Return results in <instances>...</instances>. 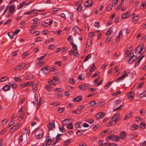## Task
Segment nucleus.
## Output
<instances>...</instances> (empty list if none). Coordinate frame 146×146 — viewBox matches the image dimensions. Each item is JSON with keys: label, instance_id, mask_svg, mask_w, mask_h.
Listing matches in <instances>:
<instances>
[{"label": "nucleus", "instance_id": "f257e3e1", "mask_svg": "<svg viewBox=\"0 0 146 146\" xmlns=\"http://www.w3.org/2000/svg\"><path fill=\"white\" fill-rule=\"evenodd\" d=\"M42 59H39V58H38V61L36 62L37 64L36 65L37 68H39L45 64L44 60Z\"/></svg>", "mask_w": 146, "mask_h": 146}, {"label": "nucleus", "instance_id": "f03ea898", "mask_svg": "<svg viewBox=\"0 0 146 146\" xmlns=\"http://www.w3.org/2000/svg\"><path fill=\"white\" fill-rule=\"evenodd\" d=\"M94 4V2L92 0H88L84 3V5L85 7H88L92 6Z\"/></svg>", "mask_w": 146, "mask_h": 146}, {"label": "nucleus", "instance_id": "7ed1b4c3", "mask_svg": "<svg viewBox=\"0 0 146 146\" xmlns=\"http://www.w3.org/2000/svg\"><path fill=\"white\" fill-rule=\"evenodd\" d=\"M109 139H111L113 141H117L119 140V136L112 134L108 137Z\"/></svg>", "mask_w": 146, "mask_h": 146}, {"label": "nucleus", "instance_id": "20e7f679", "mask_svg": "<svg viewBox=\"0 0 146 146\" xmlns=\"http://www.w3.org/2000/svg\"><path fill=\"white\" fill-rule=\"evenodd\" d=\"M143 44L142 46L140 45L138 46L136 48L135 50V53L136 54H142L141 53L143 49Z\"/></svg>", "mask_w": 146, "mask_h": 146}, {"label": "nucleus", "instance_id": "39448f33", "mask_svg": "<svg viewBox=\"0 0 146 146\" xmlns=\"http://www.w3.org/2000/svg\"><path fill=\"white\" fill-rule=\"evenodd\" d=\"M21 123H19L17 124H15L10 128V132L12 133H13L18 127L21 126Z\"/></svg>", "mask_w": 146, "mask_h": 146}, {"label": "nucleus", "instance_id": "423d86ee", "mask_svg": "<svg viewBox=\"0 0 146 146\" xmlns=\"http://www.w3.org/2000/svg\"><path fill=\"white\" fill-rule=\"evenodd\" d=\"M32 84V82H25L20 85L19 86V87L21 89H22L23 87H25L27 86H30Z\"/></svg>", "mask_w": 146, "mask_h": 146}, {"label": "nucleus", "instance_id": "0eeeda50", "mask_svg": "<svg viewBox=\"0 0 146 146\" xmlns=\"http://www.w3.org/2000/svg\"><path fill=\"white\" fill-rule=\"evenodd\" d=\"M48 66H45L42 68L41 70L42 73L44 74H47L50 72L49 69L48 68Z\"/></svg>", "mask_w": 146, "mask_h": 146}, {"label": "nucleus", "instance_id": "6e6552de", "mask_svg": "<svg viewBox=\"0 0 146 146\" xmlns=\"http://www.w3.org/2000/svg\"><path fill=\"white\" fill-rule=\"evenodd\" d=\"M119 139H125L127 137L126 132L124 131H123L119 133Z\"/></svg>", "mask_w": 146, "mask_h": 146}, {"label": "nucleus", "instance_id": "1a4fd4ad", "mask_svg": "<svg viewBox=\"0 0 146 146\" xmlns=\"http://www.w3.org/2000/svg\"><path fill=\"white\" fill-rule=\"evenodd\" d=\"M38 82L37 81H34L32 82L33 89L34 90V92H36L37 89Z\"/></svg>", "mask_w": 146, "mask_h": 146}, {"label": "nucleus", "instance_id": "9d476101", "mask_svg": "<svg viewBox=\"0 0 146 146\" xmlns=\"http://www.w3.org/2000/svg\"><path fill=\"white\" fill-rule=\"evenodd\" d=\"M125 74H123L119 78H117L116 80V82H118L120 80H123L125 77L127 76V74L129 73H127L126 72H125Z\"/></svg>", "mask_w": 146, "mask_h": 146}, {"label": "nucleus", "instance_id": "9b49d317", "mask_svg": "<svg viewBox=\"0 0 146 146\" xmlns=\"http://www.w3.org/2000/svg\"><path fill=\"white\" fill-rule=\"evenodd\" d=\"M105 115V113L104 112H99L96 114L95 117L96 118L98 119L102 118Z\"/></svg>", "mask_w": 146, "mask_h": 146}, {"label": "nucleus", "instance_id": "f8f14e48", "mask_svg": "<svg viewBox=\"0 0 146 146\" xmlns=\"http://www.w3.org/2000/svg\"><path fill=\"white\" fill-rule=\"evenodd\" d=\"M72 37V36H70L69 38H68V39L69 41L71 43V45L73 47V48L74 49H75V50H77V46L75 44L74 42H71L72 41V39L70 37Z\"/></svg>", "mask_w": 146, "mask_h": 146}, {"label": "nucleus", "instance_id": "ddd939ff", "mask_svg": "<svg viewBox=\"0 0 146 146\" xmlns=\"http://www.w3.org/2000/svg\"><path fill=\"white\" fill-rule=\"evenodd\" d=\"M49 125H48V127L49 129V131L52 130V129L55 128L54 122V121H52L51 122H49Z\"/></svg>", "mask_w": 146, "mask_h": 146}, {"label": "nucleus", "instance_id": "4468645a", "mask_svg": "<svg viewBox=\"0 0 146 146\" xmlns=\"http://www.w3.org/2000/svg\"><path fill=\"white\" fill-rule=\"evenodd\" d=\"M82 97L81 96H78L74 99L73 102H79L82 100Z\"/></svg>", "mask_w": 146, "mask_h": 146}, {"label": "nucleus", "instance_id": "2eb2a0df", "mask_svg": "<svg viewBox=\"0 0 146 146\" xmlns=\"http://www.w3.org/2000/svg\"><path fill=\"white\" fill-rule=\"evenodd\" d=\"M119 116V113H116L112 117V119L114 121L116 120L117 121H118L120 120V119L118 118Z\"/></svg>", "mask_w": 146, "mask_h": 146}, {"label": "nucleus", "instance_id": "dca6fc26", "mask_svg": "<svg viewBox=\"0 0 146 146\" xmlns=\"http://www.w3.org/2000/svg\"><path fill=\"white\" fill-rule=\"evenodd\" d=\"M117 122V121L116 120L114 121L113 119H112L111 121L107 123V126L109 127L111 126L112 125H113L115 124Z\"/></svg>", "mask_w": 146, "mask_h": 146}, {"label": "nucleus", "instance_id": "f3484780", "mask_svg": "<svg viewBox=\"0 0 146 146\" xmlns=\"http://www.w3.org/2000/svg\"><path fill=\"white\" fill-rule=\"evenodd\" d=\"M127 95H128V98L131 99L130 100H132L133 99L135 96V94L133 92H130L127 93Z\"/></svg>", "mask_w": 146, "mask_h": 146}, {"label": "nucleus", "instance_id": "a211bd4d", "mask_svg": "<svg viewBox=\"0 0 146 146\" xmlns=\"http://www.w3.org/2000/svg\"><path fill=\"white\" fill-rule=\"evenodd\" d=\"M72 31L75 33L76 32L77 33L78 31H81L82 29H80L78 27L76 26L74 27L73 28Z\"/></svg>", "mask_w": 146, "mask_h": 146}, {"label": "nucleus", "instance_id": "6ab92c4d", "mask_svg": "<svg viewBox=\"0 0 146 146\" xmlns=\"http://www.w3.org/2000/svg\"><path fill=\"white\" fill-rule=\"evenodd\" d=\"M129 16V13L127 11L126 13L123 14L121 16V18L122 19H124L128 18Z\"/></svg>", "mask_w": 146, "mask_h": 146}, {"label": "nucleus", "instance_id": "aec40b11", "mask_svg": "<svg viewBox=\"0 0 146 146\" xmlns=\"http://www.w3.org/2000/svg\"><path fill=\"white\" fill-rule=\"evenodd\" d=\"M9 84L13 89H16L17 87V84L14 82H10Z\"/></svg>", "mask_w": 146, "mask_h": 146}, {"label": "nucleus", "instance_id": "412c9836", "mask_svg": "<svg viewBox=\"0 0 146 146\" xmlns=\"http://www.w3.org/2000/svg\"><path fill=\"white\" fill-rule=\"evenodd\" d=\"M79 90H85L87 88L86 84L81 85L78 86Z\"/></svg>", "mask_w": 146, "mask_h": 146}, {"label": "nucleus", "instance_id": "4be33fe9", "mask_svg": "<svg viewBox=\"0 0 146 146\" xmlns=\"http://www.w3.org/2000/svg\"><path fill=\"white\" fill-rule=\"evenodd\" d=\"M71 139H68L66 141L63 142L62 144L64 146H67L71 143Z\"/></svg>", "mask_w": 146, "mask_h": 146}, {"label": "nucleus", "instance_id": "5701e85b", "mask_svg": "<svg viewBox=\"0 0 146 146\" xmlns=\"http://www.w3.org/2000/svg\"><path fill=\"white\" fill-rule=\"evenodd\" d=\"M10 86L7 84L5 85L2 88V90L4 91H7L9 90H10Z\"/></svg>", "mask_w": 146, "mask_h": 146}, {"label": "nucleus", "instance_id": "b1692460", "mask_svg": "<svg viewBox=\"0 0 146 146\" xmlns=\"http://www.w3.org/2000/svg\"><path fill=\"white\" fill-rule=\"evenodd\" d=\"M34 78V76L33 75H28L25 77V78L27 80L32 79Z\"/></svg>", "mask_w": 146, "mask_h": 146}, {"label": "nucleus", "instance_id": "393cba45", "mask_svg": "<svg viewBox=\"0 0 146 146\" xmlns=\"http://www.w3.org/2000/svg\"><path fill=\"white\" fill-rule=\"evenodd\" d=\"M138 126L135 124L133 125L131 127V130H134L138 128Z\"/></svg>", "mask_w": 146, "mask_h": 146}, {"label": "nucleus", "instance_id": "a878e982", "mask_svg": "<svg viewBox=\"0 0 146 146\" xmlns=\"http://www.w3.org/2000/svg\"><path fill=\"white\" fill-rule=\"evenodd\" d=\"M85 131V130H78L77 132V134L78 136H80L83 133V132Z\"/></svg>", "mask_w": 146, "mask_h": 146}, {"label": "nucleus", "instance_id": "bb28decb", "mask_svg": "<svg viewBox=\"0 0 146 146\" xmlns=\"http://www.w3.org/2000/svg\"><path fill=\"white\" fill-rule=\"evenodd\" d=\"M69 121V119H66L62 121V123L64 125H67Z\"/></svg>", "mask_w": 146, "mask_h": 146}, {"label": "nucleus", "instance_id": "cd10ccee", "mask_svg": "<svg viewBox=\"0 0 146 146\" xmlns=\"http://www.w3.org/2000/svg\"><path fill=\"white\" fill-rule=\"evenodd\" d=\"M127 56L125 57V60H126V59L128 57H131L132 58L133 57V56H135L134 55L133 53L131 52L129 54H127Z\"/></svg>", "mask_w": 146, "mask_h": 146}, {"label": "nucleus", "instance_id": "c85d7f7f", "mask_svg": "<svg viewBox=\"0 0 146 146\" xmlns=\"http://www.w3.org/2000/svg\"><path fill=\"white\" fill-rule=\"evenodd\" d=\"M19 66L20 70H21L23 69L26 67V64L25 63H22L20 64Z\"/></svg>", "mask_w": 146, "mask_h": 146}, {"label": "nucleus", "instance_id": "c756f323", "mask_svg": "<svg viewBox=\"0 0 146 146\" xmlns=\"http://www.w3.org/2000/svg\"><path fill=\"white\" fill-rule=\"evenodd\" d=\"M25 1H24L23 2H21L20 4V6L19 8H18V10H19L21 9L22 7H23V6L25 5Z\"/></svg>", "mask_w": 146, "mask_h": 146}, {"label": "nucleus", "instance_id": "7c9ffc66", "mask_svg": "<svg viewBox=\"0 0 146 146\" xmlns=\"http://www.w3.org/2000/svg\"><path fill=\"white\" fill-rule=\"evenodd\" d=\"M132 113H129L128 114L126 115L124 117L123 119V120H126L127 119L130 117L132 114Z\"/></svg>", "mask_w": 146, "mask_h": 146}, {"label": "nucleus", "instance_id": "2f4dec72", "mask_svg": "<svg viewBox=\"0 0 146 146\" xmlns=\"http://www.w3.org/2000/svg\"><path fill=\"white\" fill-rule=\"evenodd\" d=\"M15 121L14 120H11L8 124V125L7 127L8 128H9L11 126L13 125L15 123Z\"/></svg>", "mask_w": 146, "mask_h": 146}, {"label": "nucleus", "instance_id": "473e14b6", "mask_svg": "<svg viewBox=\"0 0 146 146\" xmlns=\"http://www.w3.org/2000/svg\"><path fill=\"white\" fill-rule=\"evenodd\" d=\"M91 57V54H88L84 60L83 61V62H85L86 61L88 60V58H90Z\"/></svg>", "mask_w": 146, "mask_h": 146}, {"label": "nucleus", "instance_id": "72a5a7b5", "mask_svg": "<svg viewBox=\"0 0 146 146\" xmlns=\"http://www.w3.org/2000/svg\"><path fill=\"white\" fill-rule=\"evenodd\" d=\"M129 48H131L130 51L127 49L125 50V55H127V54H129L133 50V48H132V46H130L129 47Z\"/></svg>", "mask_w": 146, "mask_h": 146}, {"label": "nucleus", "instance_id": "f704fd0d", "mask_svg": "<svg viewBox=\"0 0 146 146\" xmlns=\"http://www.w3.org/2000/svg\"><path fill=\"white\" fill-rule=\"evenodd\" d=\"M44 133L42 132L41 134H39L36 135V138L37 139H40L44 135Z\"/></svg>", "mask_w": 146, "mask_h": 146}, {"label": "nucleus", "instance_id": "c9c22d12", "mask_svg": "<svg viewBox=\"0 0 146 146\" xmlns=\"http://www.w3.org/2000/svg\"><path fill=\"white\" fill-rule=\"evenodd\" d=\"M63 91V90L62 88H56L54 89V91H57L58 92H62Z\"/></svg>", "mask_w": 146, "mask_h": 146}, {"label": "nucleus", "instance_id": "e433bc0d", "mask_svg": "<svg viewBox=\"0 0 146 146\" xmlns=\"http://www.w3.org/2000/svg\"><path fill=\"white\" fill-rule=\"evenodd\" d=\"M90 105L91 106H94L96 104V102L94 100L91 101L90 103Z\"/></svg>", "mask_w": 146, "mask_h": 146}, {"label": "nucleus", "instance_id": "4c0bfd02", "mask_svg": "<svg viewBox=\"0 0 146 146\" xmlns=\"http://www.w3.org/2000/svg\"><path fill=\"white\" fill-rule=\"evenodd\" d=\"M78 79L80 80H83L84 79V76L83 74H80L78 76Z\"/></svg>", "mask_w": 146, "mask_h": 146}, {"label": "nucleus", "instance_id": "58836bf2", "mask_svg": "<svg viewBox=\"0 0 146 146\" xmlns=\"http://www.w3.org/2000/svg\"><path fill=\"white\" fill-rule=\"evenodd\" d=\"M92 42L91 40L90 41V42H88V40L87 42V43L86 45V48L89 47L92 44Z\"/></svg>", "mask_w": 146, "mask_h": 146}, {"label": "nucleus", "instance_id": "ea45409f", "mask_svg": "<svg viewBox=\"0 0 146 146\" xmlns=\"http://www.w3.org/2000/svg\"><path fill=\"white\" fill-rule=\"evenodd\" d=\"M15 9L14 7L13 6H11L9 8V12L12 13Z\"/></svg>", "mask_w": 146, "mask_h": 146}, {"label": "nucleus", "instance_id": "a19ab883", "mask_svg": "<svg viewBox=\"0 0 146 146\" xmlns=\"http://www.w3.org/2000/svg\"><path fill=\"white\" fill-rule=\"evenodd\" d=\"M64 108H58V111L59 113H61L64 110Z\"/></svg>", "mask_w": 146, "mask_h": 146}, {"label": "nucleus", "instance_id": "79ce46f5", "mask_svg": "<svg viewBox=\"0 0 146 146\" xmlns=\"http://www.w3.org/2000/svg\"><path fill=\"white\" fill-rule=\"evenodd\" d=\"M69 82L70 83L73 84L75 82V81L74 79L72 78H70L69 80Z\"/></svg>", "mask_w": 146, "mask_h": 146}, {"label": "nucleus", "instance_id": "37998d69", "mask_svg": "<svg viewBox=\"0 0 146 146\" xmlns=\"http://www.w3.org/2000/svg\"><path fill=\"white\" fill-rule=\"evenodd\" d=\"M113 32L112 31V29H111V30H109L107 32V33L106 34V36H107L110 35V34L112 33Z\"/></svg>", "mask_w": 146, "mask_h": 146}, {"label": "nucleus", "instance_id": "c03bdc74", "mask_svg": "<svg viewBox=\"0 0 146 146\" xmlns=\"http://www.w3.org/2000/svg\"><path fill=\"white\" fill-rule=\"evenodd\" d=\"M35 11V9H33L32 10L29 11H28V12H27L26 13V12L25 13H23V14H24V15H27V14L30 15L31 13H32L33 12V11Z\"/></svg>", "mask_w": 146, "mask_h": 146}, {"label": "nucleus", "instance_id": "a18cd8bd", "mask_svg": "<svg viewBox=\"0 0 146 146\" xmlns=\"http://www.w3.org/2000/svg\"><path fill=\"white\" fill-rule=\"evenodd\" d=\"M67 128L68 129H72L73 128V126L71 124H68L67 126Z\"/></svg>", "mask_w": 146, "mask_h": 146}, {"label": "nucleus", "instance_id": "49530a36", "mask_svg": "<svg viewBox=\"0 0 146 146\" xmlns=\"http://www.w3.org/2000/svg\"><path fill=\"white\" fill-rule=\"evenodd\" d=\"M82 9V6L81 5H79L77 7L76 9L79 12H80L81 11Z\"/></svg>", "mask_w": 146, "mask_h": 146}, {"label": "nucleus", "instance_id": "de8ad7c7", "mask_svg": "<svg viewBox=\"0 0 146 146\" xmlns=\"http://www.w3.org/2000/svg\"><path fill=\"white\" fill-rule=\"evenodd\" d=\"M113 5H108L107 7V10L108 11H110L112 8Z\"/></svg>", "mask_w": 146, "mask_h": 146}, {"label": "nucleus", "instance_id": "09e8293b", "mask_svg": "<svg viewBox=\"0 0 146 146\" xmlns=\"http://www.w3.org/2000/svg\"><path fill=\"white\" fill-rule=\"evenodd\" d=\"M112 83V82H108L105 86V88H106V89H107L109 88V86Z\"/></svg>", "mask_w": 146, "mask_h": 146}, {"label": "nucleus", "instance_id": "8fccbe9b", "mask_svg": "<svg viewBox=\"0 0 146 146\" xmlns=\"http://www.w3.org/2000/svg\"><path fill=\"white\" fill-rule=\"evenodd\" d=\"M54 44H51L48 46V48L49 49L53 50L54 48Z\"/></svg>", "mask_w": 146, "mask_h": 146}, {"label": "nucleus", "instance_id": "3c124183", "mask_svg": "<svg viewBox=\"0 0 146 146\" xmlns=\"http://www.w3.org/2000/svg\"><path fill=\"white\" fill-rule=\"evenodd\" d=\"M112 36L111 37H110L109 36H108L107 38L105 40V42L106 43H108L110 41H111V38H112Z\"/></svg>", "mask_w": 146, "mask_h": 146}, {"label": "nucleus", "instance_id": "603ef678", "mask_svg": "<svg viewBox=\"0 0 146 146\" xmlns=\"http://www.w3.org/2000/svg\"><path fill=\"white\" fill-rule=\"evenodd\" d=\"M140 126L141 128L143 129L145 127V123L144 122H142L140 123Z\"/></svg>", "mask_w": 146, "mask_h": 146}, {"label": "nucleus", "instance_id": "864d4df0", "mask_svg": "<svg viewBox=\"0 0 146 146\" xmlns=\"http://www.w3.org/2000/svg\"><path fill=\"white\" fill-rule=\"evenodd\" d=\"M94 25L95 27L98 28L99 26V22H95L94 23Z\"/></svg>", "mask_w": 146, "mask_h": 146}, {"label": "nucleus", "instance_id": "5fc2aeb1", "mask_svg": "<svg viewBox=\"0 0 146 146\" xmlns=\"http://www.w3.org/2000/svg\"><path fill=\"white\" fill-rule=\"evenodd\" d=\"M14 80L16 82H20L21 81V79L20 77H15Z\"/></svg>", "mask_w": 146, "mask_h": 146}, {"label": "nucleus", "instance_id": "6e6d98bb", "mask_svg": "<svg viewBox=\"0 0 146 146\" xmlns=\"http://www.w3.org/2000/svg\"><path fill=\"white\" fill-rule=\"evenodd\" d=\"M100 74V72H96L95 73L93 74V75L92 76V78H94L96 76H97L99 75Z\"/></svg>", "mask_w": 146, "mask_h": 146}, {"label": "nucleus", "instance_id": "4d7b16f0", "mask_svg": "<svg viewBox=\"0 0 146 146\" xmlns=\"http://www.w3.org/2000/svg\"><path fill=\"white\" fill-rule=\"evenodd\" d=\"M51 88V87L49 86L48 84L46 85L45 86V88L48 91Z\"/></svg>", "mask_w": 146, "mask_h": 146}, {"label": "nucleus", "instance_id": "13d9d810", "mask_svg": "<svg viewBox=\"0 0 146 146\" xmlns=\"http://www.w3.org/2000/svg\"><path fill=\"white\" fill-rule=\"evenodd\" d=\"M52 142V139H48L46 141V143L47 145H50Z\"/></svg>", "mask_w": 146, "mask_h": 146}, {"label": "nucleus", "instance_id": "bf43d9fd", "mask_svg": "<svg viewBox=\"0 0 146 146\" xmlns=\"http://www.w3.org/2000/svg\"><path fill=\"white\" fill-rule=\"evenodd\" d=\"M76 52L75 53H74L73 54L76 57H78L79 56V54L78 52L77 49V50H76Z\"/></svg>", "mask_w": 146, "mask_h": 146}, {"label": "nucleus", "instance_id": "052dcab7", "mask_svg": "<svg viewBox=\"0 0 146 146\" xmlns=\"http://www.w3.org/2000/svg\"><path fill=\"white\" fill-rule=\"evenodd\" d=\"M42 25L45 27H47L48 26V23L47 22H42Z\"/></svg>", "mask_w": 146, "mask_h": 146}, {"label": "nucleus", "instance_id": "680f3d73", "mask_svg": "<svg viewBox=\"0 0 146 146\" xmlns=\"http://www.w3.org/2000/svg\"><path fill=\"white\" fill-rule=\"evenodd\" d=\"M23 141V136L22 135H21L19 137V143H22Z\"/></svg>", "mask_w": 146, "mask_h": 146}, {"label": "nucleus", "instance_id": "e2e57ef3", "mask_svg": "<svg viewBox=\"0 0 146 146\" xmlns=\"http://www.w3.org/2000/svg\"><path fill=\"white\" fill-rule=\"evenodd\" d=\"M63 95L61 94H57L55 95V97L58 98H61L63 96Z\"/></svg>", "mask_w": 146, "mask_h": 146}, {"label": "nucleus", "instance_id": "0e129e2a", "mask_svg": "<svg viewBox=\"0 0 146 146\" xmlns=\"http://www.w3.org/2000/svg\"><path fill=\"white\" fill-rule=\"evenodd\" d=\"M145 2H143L141 5V7H142L141 8L142 9H144L145 8Z\"/></svg>", "mask_w": 146, "mask_h": 146}, {"label": "nucleus", "instance_id": "69168bd1", "mask_svg": "<svg viewBox=\"0 0 146 146\" xmlns=\"http://www.w3.org/2000/svg\"><path fill=\"white\" fill-rule=\"evenodd\" d=\"M20 31V30L19 29L16 30L13 33V35H17Z\"/></svg>", "mask_w": 146, "mask_h": 146}, {"label": "nucleus", "instance_id": "338daca9", "mask_svg": "<svg viewBox=\"0 0 146 146\" xmlns=\"http://www.w3.org/2000/svg\"><path fill=\"white\" fill-rule=\"evenodd\" d=\"M28 55L27 53L26 52L23 54L22 55V57L23 58H25Z\"/></svg>", "mask_w": 146, "mask_h": 146}, {"label": "nucleus", "instance_id": "774afa93", "mask_svg": "<svg viewBox=\"0 0 146 146\" xmlns=\"http://www.w3.org/2000/svg\"><path fill=\"white\" fill-rule=\"evenodd\" d=\"M140 145L141 146H146V141H144L143 142L141 143Z\"/></svg>", "mask_w": 146, "mask_h": 146}]
</instances>
